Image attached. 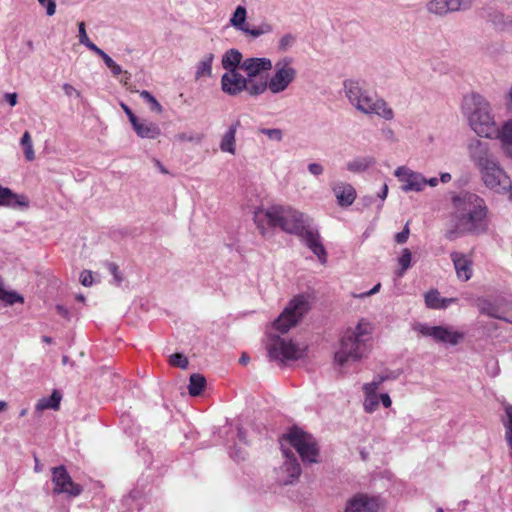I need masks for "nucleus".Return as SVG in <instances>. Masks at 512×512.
<instances>
[{
    "label": "nucleus",
    "mask_w": 512,
    "mask_h": 512,
    "mask_svg": "<svg viewBox=\"0 0 512 512\" xmlns=\"http://www.w3.org/2000/svg\"><path fill=\"white\" fill-rule=\"evenodd\" d=\"M452 202L454 215L477 212L478 209H487L484 200L471 192H460L453 197Z\"/></svg>",
    "instance_id": "16"
},
{
    "label": "nucleus",
    "mask_w": 512,
    "mask_h": 512,
    "mask_svg": "<svg viewBox=\"0 0 512 512\" xmlns=\"http://www.w3.org/2000/svg\"><path fill=\"white\" fill-rule=\"evenodd\" d=\"M455 301V298L441 297L437 290H430L425 294V304L431 309H445Z\"/></svg>",
    "instance_id": "27"
},
{
    "label": "nucleus",
    "mask_w": 512,
    "mask_h": 512,
    "mask_svg": "<svg viewBox=\"0 0 512 512\" xmlns=\"http://www.w3.org/2000/svg\"><path fill=\"white\" fill-rule=\"evenodd\" d=\"M129 121L134 129V131L137 129V127H139L141 125V121L136 117V115L133 113L131 114V116L129 117Z\"/></svg>",
    "instance_id": "59"
},
{
    "label": "nucleus",
    "mask_w": 512,
    "mask_h": 512,
    "mask_svg": "<svg viewBox=\"0 0 512 512\" xmlns=\"http://www.w3.org/2000/svg\"><path fill=\"white\" fill-rule=\"evenodd\" d=\"M463 109L476 134L491 138L498 132L488 101L480 94H472L464 100Z\"/></svg>",
    "instance_id": "5"
},
{
    "label": "nucleus",
    "mask_w": 512,
    "mask_h": 512,
    "mask_svg": "<svg viewBox=\"0 0 512 512\" xmlns=\"http://www.w3.org/2000/svg\"><path fill=\"white\" fill-rule=\"evenodd\" d=\"M486 187L497 193H505L511 188V180L500 167L497 159L479 169Z\"/></svg>",
    "instance_id": "10"
},
{
    "label": "nucleus",
    "mask_w": 512,
    "mask_h": 512,
    "mask_svg": "<svg viewBox=\"0 0 512 512\" xmlns=\"http://www.w3.org/2000/svg\"><path fill=\"white\" fill-rule=\"evenodd\" d=\"M419 332L423 336L433 338L436 342L450 344L452 346L459 344L464 338L463 332L453 330L449 326H429L421 324L419 326Z\"/></svg>",
    "instance_id": "13"
},
{
    "label": "nucleus",
    "mask_w": 512,
    "mask_h": 512,
    "mask_svg": "<svg viewBox=\"0 0 512 512\" xmlns=\"http://www.w3.org/2000/svg\"><path fill=\"white\" fill-rule=\"evenodd\" d=\"M80 282L83 286H91L93 283L92 272L88 270L83 271L80 275Z\"/></svg>",
    "instance_id": "51"
},
{
    "label": "nucleus",
    "mask_w": 512,
    "mask_h": 512,
    "mask_svg": "<svg viewBox=\"0 0 512 512\" xmlns=\"http://www.w3.org/2000/svg\"><path fill=\"white\" fill-rule=\"evenodd\" d=\"M120 106L128 118L131 116V114H133V111L125 103L121 102Z\"/></svg>",
    "instance_id": "64"
},
{
    "label": "nucleus",
    "mask_w": 512,
    "mask_h": 512,
    "mask_svg": "<svg viewBox=\"0 0 512 512\" xmlns=\"http://www.w3.org/2000/svg\"><path fill=\"white\" fill-rule=\"evenodd\" d=\"M411 252L408 248H404L402 250V254L401 256L398 258V263L400 265V269L397 270L396 272V275L398 277H402L405 272L407 271V269L410 267L411 265Z\"/></svg>",
    "instance_id": "36"
},
{
    "label": "nucleus",
    "mask_w": 512,
    "mask_h": 512,
    "mask_svg": "<svg viewBox=\"0 0 512 512\" xmlns=\"http://www.w3.org/2000/svg\"><path fill=\"white\" fill-rule=\"evenodd\" d=\"M78 37H79V42L82 45H84L85 47H87L89 50L93 51L97 47L92 41H90V39L86 33V28H85L84 22L78 23Z\"/></svg>",
    "instance_id": "40"
},
{
    "label": "nucleus",
    "mask_w": 512,
    "mask_h": 512,
    "mask_svg": "<svg viewBox=\"0 0 512 512\" xmlns=\"http://www.w3.org/2000/svg\"><path fill=\"white\" fill-rule=\"evenodd\" d=\"M284 440L296 449L303 462H317L319 449L315 438L311 434L295 427L289 431Z\"/></svg>",
    "instance_id": "8"
},
{
    "label": "nucleus",
    "mask_w": 512,
    "mask_h": 512,
    "mask_svg": "<svg viewBox=\"0 0 512 512\" xmlns=\"http://www.w3.org/2000/svg\"><path fill=\"white\" fill-rule=\"evenodd\" d=\"M92 52H94L99 57H101V59L103 60V62L105 63V65L108 68H110L115 63V61L106 52H104L102 49H100L98 46Z\"/></svg>",
    "instance_id": "48"
},
{
    "label": "nucleus",
    "mask_w": 512,
    "mask_h": 512,
    "mask_svg": "<svg viewBox=\"0 0 512 512\" xmlns=\"http://www.w3.org/2000/svg\"><path fill=\"white\" fill-rule=\"evenodd\" d=\"M344 91L352 106L365 115H378L385 120L394 118L393 110L388 106L387 102L372 95L363 89L359 82L353 80L344 81Z\"/></svg>",
    "instance_id": "4"
},
{
    "label": "nucleus",
    "mask_w": 512,
    "mask_h": 512,
    "mask_svg": "<svg viewBox=\"0 0 512 512\" xmlns=\"http://www.w3.org/2000/svg\"><path fill=\"white\" fill-rule=\"evenodd\" d=\"M4 97L11 106H15L17 104L18 96L16 93H6Z\"/></svg>",
    "instance_id": "57"
},
{
    "label": "nucleus",
    "mask_w": 512,
    "mask_h": 512,
    "mask_svg": "<svg viewBox=\"0 0 512 512\" xmlns=\"http://www.w3.org/2000/svg\"><path fill=\"white\" fill-rule=\"evenodd\" d=\"M297 237L315 254L321 264L327 262V252L321 241L318 228L311 222Z\"/></svg>",
    "instance_id": "15"
},
{
    "label": "nucleus",
    "mask_w": 512,
    "mask_h": 512,
    "mask_svg": "<svg viewBox=\"0 0 512 512\" xmlns=\"http://www.w3.org/2000/svg\"><path fill=\"white\" fill-rule=\"evenodd\" d=\"M450 256L457 277L462 281H468L472 276L471 261L463 253L457 251L452 252Z\"/></svg>",
    "instance_id": "23"
},
{
    "label": "nucleus",
    "mask_w": 512,
    "mask_h": 512,
    "mask_svg": "<svg viewBox=\"0 0 512 512\" xmlns=\"http://www.w3.org/2000/svg\"><path fill=\"white\" fill-rule=\"evenodd\" d=\"M203 139L202 134H195L193 132H182L175 135V140L178 142H195L200 143Z\"/></svg>",
    "instance_id": "42"
},
{
    "label": "nucleus",
    "mask_w": 512,
    "mask_h": 512,
    "mask_svg": "<svg viewBox=\"0 0 512 512\" xmlns=\"http://www.w3.org/2000/svg\"><path fill=\"white\" fill-rule=\"evenodd\" d=\"M214 60V54L208 53L203 59L197 64L195 78L198 80L202 77H210L212 74V63Z\"/></svg>",
    "instance_id": "32"
},
{
    "label": "nucleus",
    "mask_w": 512,
    "mask_h": 512,
    "mask_svg": "<svg viewBox=\"0 0 512 512\" xmlns=\"http://www.w3.org/2000/svg\"><path fill=\"white\" fill-rule=\"evenodd\" d=\"M364 410L367 413L374 412L379 405V396L377 393H365Z\"/></svg>",
    "instance_id": "41"
},
{
    "label": "nucleus",
    "mask_w": 512,
    "mask_h": 512,
    "mask_svg": "<svg viewBox=\"0 0 512 512\" xmlns=\"http://www.w3.org/2000/svg\"><path fill=\"white\" fill-rule=\"evenodd\" d=\"M295 77L296 70L293 67L289 66L288 63L277 62L273 76H269V79H267V89L273 94L281 93L288 88Z\"/></svg>",
    "instance_id": "12"
},
{
    "label": "nucleus",
    "mask_w": 512,
    "mask_h": 512,
    "mask_svg": "<svg viewBox=\"0 0 512 512\" xmlns=\"http://www.w3.org/2000/svg\"><path fill=\"white\" fill-rule=\"evenodd\" d=\"M271 31H272V25H270L268 23H263L260 26L255 27V28H249V26L247 25L245 27V29H243L242 32L252 36L253 38H257L263 34L270 33Z\"/></svg>",
    "instance_id": "38"
},
{
    "label": "nucleus",
    "mask_w": 512,
    "mask_h": 512,
    "mask_svg": "<svg viewBox=\"0 0 512 512\" xmlns=\"http://www.w3.org/2000/svg\"><path fill=\"white\" fill-rule=\"evenodd\" d=\"M375 162V158L372 156L355 157L351 161L347 162L346 168L352 173H362L370 166L374 165Z\"/></svg>",
    "instance_id": "28"
},
{
    "label": "nucleus",
    "mask_w": 512,
    "mask_h": 512,
    "mask_svg": "<svg viewBox=\"0 0 512 512\" xmlns=\"http://www.w3.org/2000/svg\"><path fill=\"white\" fill-rule=\"evenodd\" d=\"M387 194H388V186H387V184H384L381 191L378 193V197L381 200H384L387 197Z\"/></svg>",
    "instance_id": "62"
},
{
    "label": "nucleus",
    "mask_w": 512,
    "mask_h": 512,
    "mask_svg": "<svg viewBox=\"0 0 512 512\" xmlns=\"http://www.w3.org/2000/svg\"><path fill=\"white\" fill-rule=\"evenodd\" d=\"M307 168L308 171L314 176H320L324 172V167L319 163H310Z\"/></svg>",
    "instance_id": "52"
},
{
    "label": "nucleus",
    "mask_w": 512,
    "mask_h": 512,
    "mask_svg": "<svg viewBox=\"0 0 512 512\" xmlns=\"http://www.w3.org/2000/svg\"><path fill=\"white\" fill-rule=\"evenodd\" d=\"M258 131L271 140L280 142L283 139V131L279 128H260Z\"/></svg>",
    "instance_id": "45"
},
{
    "label": "nucleus",
    "mask_w": 512,
    "mask_h": 512,
    "mask_svg": "<svg viewBox=\"0 0 512 512\" xmlns=\"http://www.w3.org/2000/svg\"><path fill=\"white\" fill-rule=\"evenodd\" d=\"M254 222L263 236L266 235V225L279 227L284 232L297 236L312 219L291 206L273 205L267 209H257L254 212Z\"/></svg>",
    "instance_id": "2"
},
{
    "label": "nucleus",
    "mask_w": 512,
    "mask_h": 512,
    "mask_svg": "<svg viewBox=\"0 0 512 512\" xmlns=\"http://www.w3.org/2000/svg\"><path fill=\"white\" fill-rule=\"evenodd\" d=\"M38 2L46 7V13L48 16H52L56 12V2L55 0H38Z\"/></svg>",
    "instance_id": "50"
},
{
    "label": "nucleus",
    "mask_w": 512,
    "mask_h": 512,
    "mask_svg": "<svg viewBox=\"0 0 512 512\" xmlns=\"http://www.w3.org/2000/svg\"><path fill=\"white\" fill-rule=\"evenodd\" d=\"M495 302L501 307V314L503 316H505V314L512 309V302H509L504 297H497Z\"/></svg>",
    "instance_id": "47"
},
{
    "label": "nucleus",
    "mask_w": 512,
    "mask_h": 512,
    "mask_svg": "<svg viewBox=\"0 0 512 512\" xmlns=\"http://www.w3.org/2000/svg\"><path fill=\"white\" fill-rule=\"evenodd\" d=\"M370 334L371 325L364 319L355 328L347 329L340 340L339 350L335 353V362L343 366L348 361L360 360L367 352Z\"/></svg>",
    "instance_id": "3"
},
{
    "label": "nucleus",
    "mask_w": 512,
    "mask_h": 512,
    "mask_svg": "<svg viewBox=\"0 0 512 512\" xmlns=\"http://www.w3.org/2000/svg\"><path fill=\"white\" fill-rule=\"evenodd\" d=\"M380 287H381V284L378 283L371 290H369L368 292L361 294L360 297L371 296V295L377 293L380 290Z\"/></svg>",
    "instance_id": "60"
},
{
    "label": "nucleus",
    "mask_w": 512,
    "mask_h": 512,
    "mask_svg": "<svg viewBox=\"0 0 512 512\" xmlns=\"http://www.w3.org/2000/svg\"><path fill=\"white\" fill-rule=\"evenodd\" d=\"M62 394L58 390H54L49 397L41 398L36 404V410L43 411L46 409L58 410Z\"/></svg>",
    "instance_id": "29"
},
{
    "label": "nucleus",
    "mask_w": 512,
    "mask_h": 512,
    "mask_svg": "<svg viewBox=\"0 0 512 512\" xmlns=\"http://www.w3.org/2000/svg\"><path fill=\"white\" fill-rule=\"evenodd\" d=\"M468 151L472 162L478 169L491 164L492 161L497 159L491 152L489 144L486 141L478 139L472 140L468 145Z\"/></svg>",
    "instance_id": "18"
},
{
    "label": "nucleus",
    "mask_w": 512,
    "mask_h": 512,
    "mask_svg": "<svg viewBox=\"0 0 512 512\" xmlns=\"http://www.w3.org/2000/svg\"><path fill=\"white\" fill-rule=\"evenodd\" d=\"M62 89L68 97L75 96L76 98H79L81 96L80 92L68 83H65L62 86Z\"/></svg>",
    "instance_id": "53"
},
{
    "label": "nucleus",
    "mask_w": 512,
    "mask_h": 512,
    "mask_svg": "<svg viewBox=\"0 0 512 512\" xmlns=\"http://www.w3.org/2000/svg\"><path fill=\"white\" fill-rule=\"evenodd\" d=\"M114 76H118L120 74H124L125 79H130V73L127 71H123L121 66L118 65L116 62L109 68Z\"/></svg>",
    "instance_id": "54"
},
{
    "label": "nucleus",
    "mask_w": 512,
    "mask_h": 512,
    "mask_svg": "<svg viewBox=\"0 0 512 512\" xmlns=\"http://www.w3.org/2000/svg\"><path fill=\"white\" fill-rule=\"evenodd\" d=\"M381 399V402L383 404L384 407L388 408L391 406L392 404V401H391V398L388 394L384 393V394H381L380 397Z\"/></svg>",
    "instance_id": "58"
},
{
    "label": "nucleus",
    "mask_w": 512,
    "mask_h": 512,
    "mask_svg": "<svg viewBox=\"0 0 512 512\" xmlns=\"http://www.w3.org/2000/svg\"><path fill=\"white\" fill-rule=\"evenodd\" d=\"M294 42H295V37L293 35L285 34L279 40V49L282 51H286L288 48H290L293 45Z\"/></svg>",
    "instance_id": "46"
},
{
    "label": "nucleus",
    "mask_w": 512,
    "mask_h": 512,
    "mask_svg": "<svg viewBox=\"0 0 512 512\" xmlns=\"http://www.w3.org/2000/svg\"><path fill=\"white\" fill-rule=\"evenodd\" d=\"M109 270L113 274L114 279L118 283H120L122 281V278L120 276V273H119V270H118V266L116 264H114V263H109Z\"/></svg>",
    "instance_id": "56"
},
{
    "label": "nucleus",
    "mask_w": 512,
    "mask_h": 512,
    "mask_svg": "<svg viewBox=\"0 0 512 512\" xmlns=\"http://www.w3.org/2000/svg\"><path fill=\"white\" fill-rule=\"evenodd\" d=\"M332 190L337 198L338 204L342 207L352 205L356 198V190L351 184L338 182L333 185Z\"/></svg>",
    "instance_id": "22"
},
{
    "label": "nucleus",
    "mask_w": 512,
    "mask_h": 512,
    "mask_svg": "<svg viewBox=\"0 0 512 512\" xmlns=\"http://www.w3.org/2000/svg\"><path fill=\"white\" fill-rule=\"evenodd\" d=\"M495 134L499 136L505 152L512 157V121L505 123Z\"/></svg>",
    "instance_id": "31"
},
{
    "label": "nucleus",
    "mask_w": 512,
    "mask_h": 512,
    "mask_svg": "<svg viewBox=\"0 0 512 512\" xmlns=\"http://www.w3.org/2000/svg\"><path fill=\"white\" fill-rule=\"evenodd\" d=\"M153 163L155 164V166L159 169V171L161 173L168 174L167 169L162 165V163L158 159L154 158Z\"/></svg>",
    "instance_id": "61"
},
{
    "label": "nucleus",
    "mask_w": 512,
    "mask_h": 512,
    "mask_svg": "<svg viewBox=\"0 0 512 512\" xmlns=\"http://www.w3.org/2000/svg\"><path fill=\"white\" fill-rule=\"evenodd\" d=\"M394 174L401 182H403L401 188L405 192H420L426 186V179L420 173L414 172L405 166L398 167Z\"/></svg>",
    "instance_id": "19"
},
{
    "label": "nucleus",
    "mask_w": 512,
    "mask_h": 512,
    "mask_svg": "<svg viewBox=\"0 0 512 512\" xmlns=\"http://www.w3.org/2000/svg\"><path fill=\"white\" fill-rule=\"evenodd\" d=\"M283 453L286 457V461L284 462L282 469L287 473V479L284 480V484H291L300 476L301 468L291 451L283 450Z\"/></svg>",
    "instance_id": "24"
},
{
    "label": "nucleus",
    "mask_w": 512,
    "mask_h": 512,
    "mask_svg": "<svg viewBox=\"0 0 512 512\" xmlns=\"http://www.w3.org/2000/svg\"><path fill=\"white\" fill-rule=\"evenodd\" d=\"M380 508L379 497L358 493L347 501L344 512H380Z\"/></svg>",
    "instance_id": "17"
},
{
    "label": "nucleus",
    "mask_w": 512,
    "mask_h": 512,
    "mask_svg": "<svg viewBox=\"0 0 512 512\" xmlns=\"http://www.w3.org/2000/svg\"><path fill=\"white\" fill-rule=\"evenodd\" d=\"M468 7L463 0H431L427 4L428 12L437 16H445Z\"/></svg>",
    "instance_id": "20"
},
{
    "label": "nucleus",
    "mask_w": 512,
    "mask_h": 512,
    "mask_svg": "<svg viewBox=\"0 0 512 512\" xmlns=\"http://www.w3.org/2000/svg\"><path fill=\"white\" fill-rule=\"evenodd\" d=\"M135 132L139 137L148 139H156L161 134L159 126L151 121H143Z\"/></svg>",
    "instance_id": "30"
},
{
    "label": "nucleus",
    "mask_w": 512,
    "mask_h": 512,
    "mask_svg": "<svg viewBox=\"0 0 512 512\" xmlns=\"http://www.w3.org/2000/svg\"><path fill=\"white\" fill-rule=\"evenodd\" d=\"M0 300L5 302L7 305H13L15 303H23L24 298L15 291L1 290Z\"/></svg>",
    "instance_id": "37"
},
{
    "label": "nucleus",
    "mask_w": 512,
    "mask_h": 512,
    "mask_svg": "<svg viewBox=\"0 0 512 512\" xmlns=\"http://www.w3.org/2000/svg\"><path fill=\"white\" fill-rule=\"evenodd\" d=\"M486 214L487 209H478L477 212L454 215V228L446 232V238L450 241H454L465 234L483 233L486 230Z\"/></svg>",
    "instance_id": "6"
},
{
    "label": "nucleus",
    "mask_w": 512,
    "mask_h": 512,
    "mask_svg": "<svg viewBox=\"0 0 512 512\" xmlns=\"http://www.w3.org/2000/svg\"><path fill=\"white\" fill-rule=\"evenodd\" d=\"M140 97L143 98L149 105L150 110L162 113L163 108L162 105L158 102V100L147 90H143L140 92Z\"/></svg>",
    "instance_id": "39"
},
{
    "label": "nucleus",
    "mask_w": 512,
    "mask_h": 512,
    "mask_svg": "<svg viewBox=\"0 0 512 512\" xmlns=\"http://www.w3.org/2000/svg\"><path fill=\"white\" fill-rule=\"evenodd\" d=\"M169 363L172 366L186 369L188 367V358L182 353H174L169 358Z\"/></svg>",
    "instance_id": "44"
},
{
    "label": "nucleus",
    "mask_w": 512,
    "mask_h": 512,
    "mask_svg": "<svg viewBox=\"0 0 512 512\" xmlns=\"http://www.w3.org/2000/svg\"><path fill=\"white\" fill-rule=\"evenodd\" d=\"M267 349L271 360H279L281 362L297 360L304 355V349L297 346L291 340H287L278 335L271 337V342L267 346Z\"/></svg>",
    "instance_id": "9"
},
{
    "label": "nucleus",
    "mask_w": 512,
    "mask_h": 512,
    "mask_svg": "<svg viewBox=\"0 0 512 512\" xmlns=\"http://www.w3.org/2000/svg\"><path fill=\"white\" fill-rule=\"evenodd\" d=\"M477 307L482 314L512 323V320L501 314V307L496 304L495 300L478 299Z\"/></svg>",
    "instance_id": "26"
},
{
    "label": "nucleus",
    "mask_w": 512,
    "mask_h": 512,
    "mask_svg": "<svg viewBox=\"0 0 512 512\" xmlns=\"http://www.w3.org/2000/svg\"><path fill=\"white\" fill-rule=\"evenodd\" d=\"M246 16V8L244 6L239 5L235 9L232 17L230 18V24L237 30L243 31V29H245V27L248 25L246 24Z\"/></svg>",
    "instance_id": "34"
},
{
    "label": "nucleus",
    "mask_w": 512,
    "mask_h": 512,
    "mask_svg": "<svg viewBox=\"0 0 512 512\" xmlns=\"http://www.w3.org/2000/svg\"><path fill=\"white\" fill-rule=\"evenodd\" d=\"M0 206L23 209L29 206V200L25 195L16 194L11 189L0 185Z\"/></svg>",
    "instance_id": "21"
},
{
    "label": "nucleus",
    "mask_w": 512,
    "mask_h": 512,
    "mask_svg": "<svg viewBox=\"0 0 512 512\" xmlns=\"http://www.w3.org/2000/svg\"><path fill=\"white\" fill-rule=\"evenodd\" d=\"M243 62V55L237 49L232 48L224 53L221 60L222 67L226 70L221 77V89L224 93L231 89L232 83L241 71Z\"/></svg>",
    "instance_id": "11"
},
{
    "label": "nucleus",
    "mask_w": 512,
    "mask_h": 512,
    "mask_svg": "<svg viewBox=\"0 0 512 512\" xmlns=\"http://www.w3.org/2000/svg\"><path fill=\"white\" fill-rule=\"evenodd\" d=\"M451 179H452V176L450 173L445 172V173L440 174V181L442 183H448L451 181Z\"/></svg>",
    "instance_id": "63"
},
{
    "label": "nucleus",
    "mask_w": 512,
    "mask_h": 512,
    "mask_svg": "<svg viewBox=\"0 0 512 512\" xmlns=\"http://www.w3.org/2000/svg\"><path fill=\"white\" fill-rule=\"evenodd\" d=\"M273 68L272 61L266 57H248L244 59L241 71L227 91L229 96H238L245 92L256 98L267 90V79Z\"/></svg>",
    "instance_id": "1"
},
{
    "label": "nucleus",
    "mask_w": 512,
    "mask_h": 512,
    "mask_svg": "<svg viewBox=\"0 0 512 512\" xmlns=\"http://www.w3.org/2000/svg\"><path fill=\"white\" fill-rule=\"evenodd\" d=\"M409 233H410L409 223L407 222L405 227L403 228V230L395 235V241L398 244L405 243L409 237Z\"/></svg>",
    "instance_id": "49"
},
{
    "label": "nucleus",
    "mask_w": 512,
    "mask_h": 512,
    "mask_svg": "<svg viewBox=\"0 0 512 512\" xmlns=\"http://www.w3.org/2000/svg\"><path fill=\"white\" fill-rule=\"evenodd\" d=\"M206 386V379L203 375L195 373L190 376L188 391L191 396H199Z\"/></svg>",
    "instance_id": "33"
},
{
    "label": "nucleus",
    "mask_w": 512,
    "mask_h": 512,
    "mask_svg": "<svg viewBox=\"0 0 512 512\" xmlns=\"http://www.w3.org/2000/svg\"><path fill=\"white\" fill-rule=\"evenodd\" d=\"M389 377L388 376H384V375H379L377 376L376 378H374V380L370 383H365L363 385V390H364V393H376V391L378 390L379 386L388 379Z\"/></svg>",
    "instance_id": "43"
},
{
    "label": "nucleus",
    "mask_w": 512,
    "mask_h": 512,
    "mask_svg": "<svg viewBox=\"0 0 512 512\" xmlns=\"http://www.w3.org/2000/svg\"><path fill=\"white\" fill-rule=\"evenodd\" d=\"M52 481L55 485L53 489L54 494H67L71 497L79 496L83 489L82 486L73 482L71 476L64 466L52 468Z\"/></svg>",
    "instance_id": "14"
},
{
    "label": "nucleus",
    "mask_w": 512,
    "mask_h": 512,
    "mask_svg": "<svg viewBox=\"0 0 512 512\" xmlns=\"http://www.w3.org/2000/svg\"><path fill=\"white\" fill-rule=\"evenodd\" d=\"M20 144L24 149L25 158L28 161H33L35 159V153L33 149V143L31 139V135L29 131H25L21 137Z\"/></svg>",
    "instance_id": "35"
},
{
    "label": "nucleus",
    "mask_w": 512,
    "mask_h": 512,
    "mask_svg": "<svg viewBox=\"0 0 512 512\" xmlns=\"http://www.w3.org/2000/svg\"><path fill=\"white\" fill-rule=\"evenodd\" d=\"M56 311L63 318L70 320V312L65 306L60 304L56 305Z\"/></svg>",
    "instance_id": "55"
},
{
    "label": "nucleus",
    "mask_w": 512,
    "mask_h": 512,
    "mask_svg": "<svg viewBox=\"0 0 512 512\" xmlns=\"http://www.w3.org/2000/svg\"><path fill=\"white\" fill-rule=\"evenodd\" d=\"M241 123L240 120H236L231 124L229 129L225 132V134L222 136L221 142H220V149L223 152H227L230 154H235L236 152V146H235V135L237 129L240 127Z\"/></svg>",
    "instance_id": "25"
},
{
    "label": "nucleus",
    "mask_w": 512,
    "mask_h": 512,
    "mask_svg": "<svg viewBox=\"0 0 512 512\" xmlns=\"http://www.w3.org/2000/svg\"><path fill=\"white\" fill-rule=\"evenodd\" d=\"M309 310L310 304L305 295L294 297L274 321L275 329L281 333L287 332L291 327L295 326Z\"/></svg>",
    "instance_id": "7"
}]
</instances>
